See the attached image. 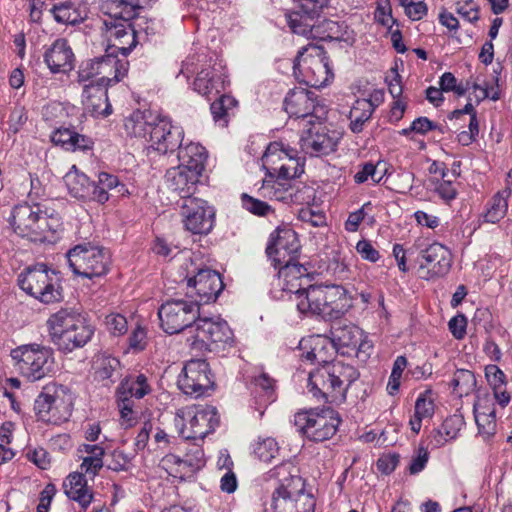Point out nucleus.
<instances>
[{"label": "nucleus", "instance_id": "41", "mask_svg": "<svg viewBox=\"0 0 512 512\" xmlns=\"http://www.w3.org/2000/svg\"><path fill=\"white\" fill-rule=\"evenodd\" d=\"M485 377L499 405L502 407L508 405L510 394L506 391L505 373L497 365L490 364L485 367Z\"/></svg>", "mask_w": 512, "mask_h": 512}, {"label": "nucleus", "instance_id": "43", "mask_svg": "<svg viewBox=\"0 0 512 512\" xmlns=\"http://www.w3.org/2000/svg\"><path fill=\"white\" fill-rule=\"evenodd\" d=\"M65 184L69 193L79 199L91 198L92 181L84 174L81 173L75 165L64 177Z\"/></svg>", "mask_w": 512, "mask_h": 512}, {"label": "nucleus", "instance_id": "26", "mask_svg": "<svg viewBox=\"0 0 512 512\" xmlns=\"http://www.w3.org/2000/svg\"><path fill=\"white\" fill-rule=\"evenodd\" d=\"M324 297V285H309L307 288L295 290L292 300L301 314L327 319Z\"/></svg>", "mask_w": 512, "mask_h": 512}, {"label": "nucleus", "instance_id": "23", "mask_svg": "<svg viewBox=\"0 0 512 512\" xmlns=\"http://www.w3.org/2000/svg\"><path fill=\"white\" fill-rule=\"evenodd\" d=\"M184 130L170 119L161 117L150 131V147L161 154L173 153L182 145Z\"/></svg>", "mask_w": 512, "mask_h": 512}, {"label": "nucleus", "instance_id": "35", "mask_svg": "<svg viewBox=\"0 0 512 512\" xmlns=\"http://www.w3.org/2000/svg\"><path fill=\"white\" fill-rule=\"evenodd\" d=\"M92 183L90 200L100 204H104L109 200L110 191H115L118 195H124L127 192L125 185L119 181L118 177L107 172H100L98 180Z\"/></svg>", "mask_w": 512, "mask_h": 512}, {"label": "nucleus", "instance_id": "40", "mask_svg": "<svg viewBox=\"0 0 512 512\" xmlns=\"http://www.w3.org/2000/svg\"><path fill=\"white\" fill-rule=\"evenodd\" d=\"M151 386L144 374L130 375L119 384L116 397L141 399L151 392Z\"/></svg>", "mask_w": 512, "mask_h": 512}, {"label": "nucleus", "instance_id": "53", "mask_svg": "<svg viewBox=\"0 0 512 512\" xmlns=\"http://www.w3.org/2000/svg\"><path fill=\"white\" fill-rule=\"evenodd\" d=\"M119 366L120 362L117 358L110 355H101L94 364L95 377L98 380L110 379Z\"/></svg>", "mask_w": 512, "mask_h": 512}, {"label": "nucleus", "instance_id": "13", "mask_svg": "<svg viewBox=\"0 0 512 512\" xmlns=\"http://www.w3.org/2000/svg\"><path fill=\"white\" fill-rule=\"evenodd\" d=\"M200 308L196 301L171 299L158 309L160 326L167 334H177L185 329L192 333L199 317Z\"/></svg>", "mask_w": 512, "mask_h": 512}, {"label": "nucleus", "instance_id": "50", "mask_svg": "<svg viewBox=\"0 0 512 512\" xmlns=\"http://www.w3.org/2000/svg\"><path fill=\"white\" fill-rule=\"evenodd\" d=\"M451 386L460 397L469 395L476 386L474 373L467 369H457L453 375Z\"/></svg>", "mask_w": 512, "mask_h": 512}, {"label": "nucleus", "instance_id": "2", "mask_svg": "<svg viewBox=\"0 0 512 512\" xmlns=\"http://www.w3.org/2000/svg\"><path fill=\"white\" fill-rule=\"evenodd\" d=\"M296 467L285 462L268 472L269 478L277 479L279 486L271 499L273 512H314L315 500L305 490V480L297 475Z\"/></svg>", "mask_w": 512, "mask_h": 512}, {"label": "nucleus", "instance_id": "29", "mask_svg": "<svg viewBox=\"0 0 512 512\" xmlns=\"http://www.w3.org/2000/svg\"><path fill=\"white\" fill-rule=\"evenodd\" d=\"M326 318L338 319L351 307L346 289L340 285H324Z\"/></svg>", "mask_w": 512, "mask_h": 512}, {"label": "nucleus", "instance_id": "33", "mask_svg": "<svg viewBox=\"0 0 512 512\" xmlns=\"http://www.w3.org/2000/svg\"><path fill=\"white\" fill-rule=\"evenodd\" d=\"M293 186L294 183L291 181L276 177L272 172H269L262 181L259 192L265 198L291 204Z\"/></svg>", "mask_w": 512, "mask_h": 512}, {"label": "nucleus", "instance_id": "37", "mask_svg": "<svg viewBox=\"0 0 512 512\" xmlns=\"http://www.w3.org/2000/svg\"><path fill=\"white\" fill-rule=\"evenodd\" d=\"M51 140L68 151L90 150L93 147L91 138L69 128H59L53 132Z\"/></svg>", "mask_w": 512, "mask_h": 512}, {"label": "nucleus", "instance_id": "22", "mask_svg": "<svg viewBox=\"0 0 512 512\" xmlns=\"http://www.w3.org/2000/svg\"><path fill=\"white\" fill-rule=\"evenodd\" d=\"M420 277L426 280L445 276L452 265L450 251L440 243H433L420 253Z\"/></svg>", "mask_w": 512, "mask_h": 512}, {"label": "nucleus", "instance_id": "8", "mask_svg": "<svg viewBox=\"0 0 512 512\" xmlns=\"http://www.w3.org/2000/svg\"><path fill=\"white\" fill-rule=\"evenodd\" d=\"M233 342V332L221 318H200L195 322L187 343L191 350L203 353L217 351Z\"/></svg>", "mask_w": 512, "mask_h": 512}, {"label": "nucleus", "instance_id": "61", "mask_svg": "<svg viewBox=\"0 0 512 512\" xmlns=\"http://www.w3.org/2000/svg\"><path fill=\"white\" fill-rule=\"evenodd\" d=\"M456 12L469 23H476L480 19V5L475 0H458L455 4Z\"/></svg>", "mask_w": 512, "mask_h": 512}, {"label": "nucleus", "instance_id": "32", "mask_svg": "<svg viewBox=\"0 0 512 512\" xmlns=\"http://www.w3.org/2000/svg\"><path fill=\"white\" fill-rule=\"evenodd\" d=\"M160 116L154 115L151 110H136L124 121L126 134L131 137L146 138L157 123Z\"/></svg>", "mask_w": 512, "mask_h": 512}, {"label": "nucleus", "instance_id": "58", "mask_svg": "<svg viewBox=\"0 0 512 512\" xmlns=\"http://www.w3.org/2000/svg\"><path fill=\"white\" fill-rule=\"evenodd\" d=\"M297 5L287 13H301L302 19L305 16H319L330 0H294Z\"/></svg>", "mask_w": 512, "mask_h": 512}, {"label": "nucleus", "instance_id": "39", "mask_svg": "<svg viewBox=\"0 0 512 512\" xmlns=\"http://www.w3.org/2000/svg\"><path fill=\"white\" fill-rule=\"evenodd\" d=\"M78 452L86 454L80 465L81 471L94 478L104 466V448L98 444H82L79 446Z\"/></svg>", "mask_w": 512, "mask_h": 512}, {"label": "nucleus", "instance_id": "28", "mask_svg": "<svg viewBox=\"0 0 512 512\" xmlns=\"http://www.w3.org/2000/svg\"><path fill=\"white\" fill-rule=\"evenodd\" d=\"M165 177L168 187L183 200H188L194 198L193 194L196 191L201 176L177 166L167 170Z\"/></svg>", "mask_w": 512, "mask_h": 512}, {"label": "nucleus", "instance_id": "4", "mask_svg": "<svg viewBox=\"0 0 512 512\" xmlns=\"http://www.w3.org/2000/svg\"><path fill=\"white\" fill-rule=\"evenodd\" d=\"M19 287L38 301L50 304L62 299V286L54 270L45 264L26 268L17 279Z\"/></svg>", "mask_w": 512, "mask_h": 512}, {"label": "nucleus", "instance_id": "36", "mask_svg": "<svg viewBox=\"0 0 512 512\" xmlns=\"http://www.w3.org/2000/svg\"><path fill=\"white\" fill-rule=\"evenodd\" d=\"M329 337L336 351L340 348L355 349L357 341L363 337V330L353 324L337 322L332 326Z\"/></svg>", "mask_w": 512, "mask_h": 512}, {"label": "nucleus", "instance_id": "6", "mask_svg": "<svg viewBox=\"0 0 512 512\" xmlns=\"http://www.w3.org/2000/svg\"><path fill=\"white\" fill-rule=\"evenodd\" d=\"M302 16L301 13H285L287 24L295 34L320 40L345 43L353 41L352 32L344 22L325 19L316 24L315 19L319 16H305L304 19Z\"/></svg>", "mask_w": 512, "mask_h": 512}, {"label": "nucleus", "instance_id": "1", "mask_svg": "<svg viewBox=\"0 0 512 512\" xmlns=\"http://www.w3.org/2000/svg\"><path fill=\"white\" fill-rule=\"evenodd\" d=\"M359 375L354 366L341 361L317 366L309 372L307 390L316 401L339 405Z\"/></svg>", "mask_w": 512, "mask_h": 512}, {"label": "nucleus", "instance_id": "42", "mask_svg": "<svg viewBox=\"0 0 512 512\" xmlns=\"http://www.w3.org/2000/svg\"><path fill=\"white\" fill-rule=\"evenodd\" d=\"M464 425V417L461 414L447 417L441 427L433 431L431 442L436 447L443 446L447 441L455 439Z\"/></svg>", "mask_w": 512, "mask_h": 512}, {"label": "nucleus", "instance_id": "5", "mask_svg": "<svg viewBox=\"0 0 512 512\" xmlns=\"http://www.w3.org/2000/svg\"><path fill=\"white\" fill-rule=\"evenodd\" d=\"M11 357L19 373L31 382L50 376L54 369L52 348L37 344H25L11 351Z\"/></svg>", "mask_w": 512, "mask_h": 512}, {"label": "nucleus", "instance_id": "49", "mask_svg": "<svg viewBox=\"0 0 512 512\" xmlns=\"http://www.w3.org/2000/svg\"><path fill=\"white\" fill-rule=\"evenodd\" d=\"M218 79L215 77L212 66L202 68L197 72L193 81V89L197 93L209 98L211 94L218 93Z\"/></svg>", "mask_w": 512, "mask_h": 512}, {"label": "nucleus", "instance_id": "51", "mask_svg": "<svg viewBox=\"0 0 512 512\" xmlns=\"http://www.w3.org/2000/svg\"><path fill=\"white\" fill-rule=\"evenodd\" d=\"M326 60L327 56L324 48L318 44L310 42L298 51L294 64H300L301 62L325 64Z\"/></svg>", "mask_w": 512, "mask_h": 512}, {"label": "nucleus", "instance_id": "63", "mask_svg": "<svg viewBox=\"0 0 512 512\" xmlns=\"http://www.w3.org/2000/svg\"><path fill=\"white\" fill-rule=\"evenodd\" d=\"M233 462L229 455H227L223 460V467H226L227 470L223 474L220 479V489L222 492L231 494L236 491L238 487V480L236 474L232 471L231 466Z\"/></svg>", "mask_w": 512, "mask_h": 512}, {"label": "nucleus", "instance_id": "10", "mask_svg": "<svg viewBox=\"0 0 512 512\" xmlns=\"http://www.w3.org/2000/svg\"><path fill=\"white\" fill-rule=\"evenodd\" d=\"M72 409V393L63 385L46 386L34 403V411L39 419L55 425L66 422Z\"/></svg>", "mask_w": 512, "mask_h": 512}, {"label": "nucleus", "instance_id": "20", "mask_svg": "<svg viewBox=\"0 0 512 512\" xmlns=\"http://www.w3.org/2000/svg\"><path fill=\"white\" fill-rule=\"evenodd\" d=\"M263 166L268 173L272 172L274 176L284 180L291 181L292 178L298 177L303 172V166L299 164V160L290 155L282 144L271 143L263 157Z\"/></svg>", "mask_w": 512, "mask_h": 512}, {"label": "nucleus", "instance_id": "48", "mask_svg": "<svg viewBox=\"0 0 512 512\" xmlns=\"http://www.w3.org/2000/svg\"><path fill=\"white\" fill-rule=\"evenodd\" d=\"M253 393L260 405L266 406L275 401V381L267 373H260L253 379Z\"/></svg>", "mask_w": 512, "mask_h": 512}, {"label": "nucleus", "instance_id": "12", "mask_svg": "<svg viewBox=\"0 0 512 512\" xmlns=\"http://www.w3.org/2000/svg\"><path fill=\"white\" fill-rule=\"evenodd\" d=\"M67 260L74 274L89 279L105 275L110 265L109 253L91 243L78 244L70 249Z\"/></svg>", "mask_w": 512, "mask_h": 512}, {"label": "nucleus", "instance_id": "60", "mask_svg": "<svg viewBox=\"0 0 512 512\" xmlns=\"http://www.w3.org/2000/svg\"><path fill=\"white\" fill-rule=\"evenodd\" d=\"M159 466L164 469L170 476L175 478H183L187 475L185 464L181 457L175 454L165 455L159 463Z\"/></svg>", "mask_w": 512, "mask_h": 512}, {"label": "nucleus", "instance_id": "34", "mask_svg": "<svg viewBox=\"0 0 512 512\" xmlns=\"http://www.w3.org/2000/svg\"><path fill=\"white\" fill-rule=\"evenodd\" d=\"M293 75L300 83L320 88L326 86L334 77L330 66H292Z\"/></svg>", "mask_w": 512, "mask_h": 512}, {"label": "nucleus", "instance_id": "46", "mask_svg": "<svg viewBox=\"0 0 512 512\" xmlns=\"http://www.w3.org/2000/svg\"><path fill=\"white\" fill-rule=\"evenodd\" d=\"M510 195L511 188H505L492 197L483 215L485 222L494 224L499 222L506 215Z\"/></svg>", "mask_w": 512, "mask_h": 512}, {"label": "nucleus", "instance_id": "14", "mask_svg": "<svg viewBox=\"0 0 512 512\" xmlns=\"http://www.w3.org/2000/svg\"><path fill=\"white\" fill-rule=\"evenodd\" d=\"M11 225L14 232L31 241H42L49 230L46 213L39 204L21 203L12 210Z\"/></svg>", "mask_w": 512, "mask_h": 512}, {"label": "nucleus", "instance_id": "24", "mask_svg": "<svg viewBox=\"0 0 512 512\" xmlns=\"http://www.w3.org/2000/svg\"><path fill=\"white\" fill-rule=\"evenodd\" d=\"M385 100V93L383 89H374L368 98H358L353 103L349 112V128L355 133H361L364 126L371 119L374 111Z\"/></svg>", "mask_w": 512, "mask_h": 512}, {"label": "nucleus", "instance_id": "59", "mask_svg": "<svg viewBox=\"0 0 512 512\" xmlns=\"http://www.w3.org/2000/svg\"><path fill=\"white\" fill-rule=\"evenodd\" d=\"M467 83H469V91L472 90L469 95H471L472 100H475L477 105L486 98H490L493 101H497L500 98L498 89L491 88L489 90L487 86L481 85L473 78L467 79Z\"/></svg>", "mask_w": 512, "mask_h": 512}, {"label": "nucleus", "instance_id": "18", "mask_svg": "<svg viewBox=\"0 0 512 512\" xmlns=\"http://www.w3.org/2000/svg\"><path fill=\"white\" fill-rule=\"evenodd\" d=\"M340 133L328 128L323 123H312L301 134L299 144L301 150L310 156L327 155L335 151L340 140Z\"/></svg>", "mask_w": 512, "mask_h": 512}, {"label": "nucleus", "instance_id": "55", "mask_svg": "<svg viewBox=\"0 0 512 512\" xmlns=\"http://www.w3.org/2000/svg\"><path fill=\"white\" fill-rule=\"evenodd\" d=\"M236 100L229 95H221L217 100L212 102L210 110L215 122H222V126L227 125V112L236 105Z\"/></svg>", "mask_w": 512, "mask_h": 512}, {"label": "nucleus", "instance_id": "19", "mask_svg": "<svg viewBox=\"0 0 512 512\" xmlns=\"http://www.w3.org/2000/svg\"><path fill=\"white\" fill-rule=\"evenodd\" d=\"M181 215L186 230L193 234H208L215 224V209L200 198L184 200Z\"/></svg>", "mask_w": 512, "mask_h": 512}, {"label": "nucleus", "instance_id": "16", "mask_svg": "<svg viewBox=\"0 0 512 512\" xmlns=\"http://www.w3.org/2000/svg\"><path fill=\"white\" fill-rule=\"evenodd\" d=\"M127 66H116L113 78L101 76L91 84H84V106L88 113L94 117H107L112 113V106L108 100L106 87L119 82L127 75Z\"/></svg>", "mask_w": 512, "mask_h": 512}, {"label": "nucleus", "instance_id": "3", "mask_svg": "<svg viewBox=\"0 0 512 512\" xmlns=\"http://www.w3.org/2000/svg\"><path fill=\"white\" fill-rule=\"evenodd\" d=\"M47 327L51 341L64 353L84 347L95 332L84 315L69 308L52 314L47 320Z\"/></svg>", "mask_w": 512, "mask_h": 512}, {"label": "nucleus", "instance_id": "7", "mask_svg": "<svg viewBox=\"0 0 512 512\" xmlns=\"http://www.w3.org/2000/svg\"><path fill=\"white\" fill-rule=\"evenodd\" d=\"M175 425L186 440H203L219 425L217 409L213 406H187L176 411Z\"/></svg>", "mask_w": 512, "mask_h": 512}, {"label": "nucleus", "instance_id": "52", "mask_svg": "<svg viewBox=\"0 0 512 512\" xmlns=\"http://www.w3.org/2000/svg\"><path fill=\"white\" fill-rule=\"evenodd\" d=\"M278 442L272 437L259 438L254 444V455L263 462H270L279 454Z\"/></svg>", "mask_w": 512, "mask_h": 512}, {"label": "nucleus", "instance_id": "54", "mask_svg": "<svg viewBox=\"0 0 512 512\" xmlns=\"http://www.w3.org/2000/svg\"><path fill=\"white\" fill-rule=\"evenodd\" d=\"M117 406L120 412V423L124 428L133 427L137 423L138 412L134 409V400L117 397Z\"/></svg>", "mask_w": 512, "mask_h": 512}, {"label": "nucleus", "instance_id": "25", "mask_svg": "<svg viewBox=\"0 0 512 512\" xmlns=\"http://www.w3.org/2000/svg\"><path fill=\"white\" fill-rule=\"evenodd\" d=\"M300 349L303 350L301 358L304 361L316 363L318 366L336 363L331 361L337 352L336 346L328 336L313 335L303 339L300 341Z\"/></svg>", "mask_w": 512, "mask_h": 512}, {"label": "nucleus", "instance_id": "62", "mask_svg": "<svg viewBox=\"0 0 512 512\" xmlns=\"http://www.w3.org/2000/svg\"><path fill=\"white\" fill-rule=\"evenodd\" d=\"M406 366H407V359L405 356H398L395 359V361L393 363L392 372L390 374V377H389V380L387 383V387H386L387 392L390 395H395L399 391L400 379H401L402 373H403L404 369L406 368Z\"/></svg>", "mask_w": 512, "mask_h": 512}, {"label": "nucleus", "instance_id": "57", "mask_svg": "<svg viewBox=\"0 0 512 512\" xmlns=\"http://www.w3.org/2000/svg\"><path fill=\"white\" fill-rule=\"evenodd\" d=\"M242 207L253 215L266 217L274 213V208L267 202L254 198L246 193L241 195Z\"/></svg>", "mask_w": 512, "mask_h": 512}, {"label": "nucleus", "instance_id": "17", "mask_svg": "<svg viewBox=\"0 0 512 512\" xmlns=\"http://www.w3.org/2000/svg\"><path fill=\"white\" fill-rule=\"evenodd\" d=\"M301 245L297 233L288 225L278 226L269 236L266 254L274 267L297 258Z\"/></svg>", "mask_w": 512, "mask_h": 512}, {"label": "nucleus", "instance_id": "27", "mask_svg": "<svg viewBox=\"0 0 512 512\" xmlns=\"http://www.w3.org/2000/svg\"><path fill=\"white\" fill-rule=\"evenodd\" d=\"M53 20L59 25L76 26L87 20L88 3L83 0H61L49 8Z\"/></svg>", "mask_w": 512, "mask_h": 512}, {"label": "nucleus", "instance_id": "21", "mask_svg": "<svg viewBox=\"0 0 512 512\" xmlns=\"http://www.w3.org/2000/svg\"><path fill=\"white\" fill-rule=\"evenodd\" d=\"M284 110L289 117L294 118L315 116L321 119L327 113L326 107L317 101L315 93L303 88L288 92L284 99Z\"/></svg>", "mask_w": 512, "mask_h": 512}, {"label": "nucleus", "instance_id": "64", "mask_svg": "<svg viewBox=\"0 0 512 512\" xmlns=\"http://www.w3.org/2000/svg\"><path fill=\"white\" fill-rule=\"evenodd\" d=\"M478 434L486 442L490 441L497 430L496 416H474Z\"/></svg>", "mask_w": 512, "mask_h": 512}, {"label": "nucleus", "instance_id": "31", "mask_svg": "<svg viewBox=\"0 0 512 512\" xmlns=\"http://www.w3.org/2000/svg\"><path fill=\"white\" fill-rule=\"evenodd\" d=\"M207 157L205 147L199 143L190 142L184 146L181 145L179 148L178 159L180 164L178 166L202 176Z\"/></svg>", "mask_w": 512, "mask_h": 512}, {"label": "nucleus", "instance_id": "9", "mask_svg": "<svg viewBox=\"0 0 512 512\" xmlns=\"http://www.w3.org/2000/svg\"><path fill=\"white\" fill-rule=\"evenodd\" d=\"M341 419L331 407L312 408L299 411L294 415L297 431L309 440L323 442L332 438L338 429Z\"/></svg>", "mask_w": 512, "mask_h": 512}, {"label": "nucleus", "instance_id": "30", "mask_svg": "<svg viewBox=\"0 0 512 512\" xmlns=\"http://www.w3.org/2000/svg\"><path fill=\"white\" fill-rule=\"evenodd\" d=\"M84 472L70 473L63 483L67 497L79 503L81 508L87 509L93 500V494L87 486Z\"/></svg>", "mask_w": 512, "mask_h": 512}, {"label": "nucleus", "instance_id": "44", "mask_svg": "<svg viewBox=\"0 0 512 512\" xmlns=\"http://www.w3.org/2000/svg\"><path fill=\"white\" fill-rule=\"evenodd\" d=\"M45 64H73L75 54L65 38L56 39L44 53Z\"/></svg>", "mask_w": 512, "mask_h": 512}, {"label": "nucleus", "instance_id": "15", "mask_svg": "<svg viewBox=\"0 0 512 512\" xmlns=\"http://www.w3.org/2000/svg\"><path fill=\"white\" fill-rule=\"evenodd\" d=\"M179 389L195 399L207 396L214 390L215 380L209 363L204 359L187 361L178 377Z\"/></svg>", "mask_w": 512, "mask_h": 512}, {"label": "nucleus", "instance_id": "38", "mask_svg": "<svg viewBox=\"0 0 512 512\" xmlns=\"http://www.w3.org/2000/svg\"><path fill=\"white\" fill-rule=\"evenodd\" d=\"M125 17L116 16L115 12L110 14L109 19L105 20V26L109 35L111 44L118 43L122 38H128L130 45H136V33L130 21Z\"/></svg>", "mask_w": 512, "mask_h": 512}, {"label": "nucleus", "instance_id": "11", "mask_svg": "<svg viewBox=\"0 0 512 512\" xmlns=\"http://www.w3.org/2000/svg\"><path fill=\"white\" fill-rule=\"evenodd\" d=\"M182 267L186 271L183 281H186L190 297L195 296L198 305L216 301L224 289L221 275L215 270L200 268L191 260Z\"/></svg>", "mask_w": 512, "mask_h": 512}, {"label": "nucleus", "instance_id": "45", "mask_svg": "<svg viewBox=\"0 0 512 512\" xmlns=\"http://www.w3.org/2000/svg\"><path fill=\"white\" fill-rule=\"evenodd\" d=\"M275 269H279L280 277L284 278L286 283L284 290L293 294L295 290L301 288V283L296 284L294 281L301 280L308 274L307 269L297 262V258L293 261H289V263L279 264Z\"/></svg>", "mask_w": 512, "mask_h": 512}, {"label": "nucleus", "instance_id": "47", "mask_svg": "<svg viewBox=\"0 0 512 512\" xmlns=\"http://www.w3.org/2000/svg\"><path fill=\"white\" fill-rule=\"evenodd\" d=\"M429 393L427 391L420 394L416 400L414 416L409 421L411 430L415 433H419L424 419L431 418L434 415L435 405L433 400L427 396Z\"/></svg>", "mask_w": 512, "mask_h": 512}, {"label": "nucleus", "instance_id": "56", "mask_svg": "<svg viewBox=\"0 0 512 512\" xmlns=\"http://www.w3.org/2000/svg\"><path fill=\"white\" fill-rule=\"evenodd\" d=\"M439 84L444 92H453L457 97L464 96L469 92L467 79L458 80L454 74L450 72H446L440 77Z\"/></svg>", "mask_w": 512, "mask_h": 512}]
</instances>
